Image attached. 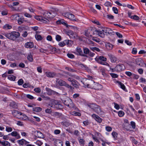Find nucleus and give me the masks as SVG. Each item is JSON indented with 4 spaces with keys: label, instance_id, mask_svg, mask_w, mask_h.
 <instances>
[{
    "label": "nucleus",
    "instance_id": "59",
    "mask_svg": "<svg viewBox=\"0 0 146 146\" xmlns=\"http://www.w3.org/2000/svg\"><path fill=\"white\" fill-rule=\"evenodd\" d=\"M112 10L114 13L115 14H117L118 13V10L115 7H112Z\"/></svg>",
    "mask_w": 146,
    "mask_h": 146
},
{
    "label": "nucleus",
    "instance_id": "17",
    "mask_svg": "<svg viewBox=\"0 0 146 146\" xmlns=\"http://www.w3.org/2000/svg\"><path fill=\"white\" fill-rule=\"evenodd\" d=\"M103 30L104 28L101 31L96 30V31L98 33L99 36L101 37L104 38L105 36V35H106V34L104 33V31Z\"/></svg>",
    "mask_w": 146,
    "mask_h": 146
},
{
    "label": "nucleus",
    "instance_id": "13",
    "mask_svg": "<svg viewBox=\"0 0 146 146\" xmlns=\"http://www.w3.org/2000/svg\"><path fill=\"white\" fill-rule=\"evenodd\" d=\"M57 13L56 11L52 10L49 11V15L48 16L49 19H51L57 15Z\"/></svg>",
    "mask_w": 146,
    "mask_h": 146
},
{
    "label": "nucleus",
    "instance_id": "23",
    "mask_svg": "<svg viewBox=\"0 0 146 146\" xmlns=\"http://www.w3.org/2000/svg\"><path fill=\"white\" fill-rule=\"evenodd\" d=\"M49 12H48L47 11H44V12L43 13V17H45V18L46 19V22H47V21L48 20V19H49L48 17V16L49 15Z\"/></svg>",
    "mask_w": 146,
    "mask_h": 146
},
{
    "label": "nucleus",
    "instance_id": "41",
    "mask_svg": "<svg viewBox=\"0 0 146 146\" xmlns=\"http://www.w3.org/2000/svg\"><path fill=\"white\" fill-rule=\"evenodd\" d=\"M71 114L72 115L78 116H80L81 115L80 113L76 111L72 112Z\"/></svg>",
    "mask_w": 146,
    "mask_h": 146
},
{
    "label": "nucleus",
    "instance_id": "26",
    "mask_svg": "<svg viewBox=\"0 0 146 146\" xmlns=\"http://www.w3.org/2000/svg\"><path fill=\"white\" fill-rule=\"evenodd\" d=\"M106 47L109 50H111L113 47V45L112 44L110 43H107L106 44Z\"/></svg>",
    "mask_w": 146,
    "mask_h": 146
},
{
    "label": "nucleus",
    "instance_id": "31",
    "mask_svg": "<svg viewBox=\"0 0 146 146\" xmlns=\"http://www.w3.org/2000/svg\"><path fill=\"white\" fill-rule=\"evenodd\" d=\"M91 31L90 30H86L85 31V35L87 37H89L91 36V34L90 32Z\"/></svg>",
    "mask_w": 146,
    "mask_h": 146
},
{
    "label": "nucleus",
    "instance_id": "57",
    "mask_svg": "<svg viewBox=\"0 0 146 146\" xmlns=\"http://www.w3.org/2000/svg\"><path fill=\"white\" fill-rule=\"evenodd\" d=\"M105 129L108 132H110L112 130L111 127L109 126H106L105 127Z\"/></svg>",
    "mask_w": 146,
    "mask_h": 146
},
{
    "label": "nucleus",
    "instance_id": "11",
    "mask_svg": "<svg viewBox=\"0 0 146 146\" xmlns=\"http://www.w3.org/2000/svg\"><path fill=\"white\" fill-rule=\"evenodd\" d=\"M35 18L38 20L41 21L43 22H46V19L42 16H35Z\"/></svg>",
    "mask_w": 146,
    "mask_h": 146
},
{
    "label": "nucleus",
    "instance_id": "38",
    "mask_svg": "<svg viewBox=\"0 0 146 146\" xmlns=\"http://www.w3.org/2000/svg\"><path fill=\"white\" fill-rule=\"evenodd\" d=\"M68 19L72 21L76 20V18L75 17L74 15L72 14V13L70 15V16L69 17Z\"/></svg>",
    "mask_w": 146,
    "mask_h": 146
},
{
    "label": "nucleus",
    "instance_id": "61",
    "mask_svg": "<svg viewBox=\"0 0 146 146\" xmlns=\"http://www.w3.org/2000/svg\"><path fill=\"white\" fill-rule=\"evenodd\" d=\"M90 50L88 48H85L84 49V52L85 54H88Z\"/></svg>",
    "mask_w": 146,
    "mask_h": 146
},
{
    "label": "nucleus",
    "instance_id": "55",
    "mask_svg": "<svg viewBox=\"0 0 146 146\" xmlns=\"http://www.w3.org/2000/svg\"><path fill=\"white\" fill-rule=\"evenodd\" d=\"M24 16L28 18H31L32 17V15L30 14L27 13L25 12L24 14Z\"/></svg>",
    "mask_w": 146,
    "mask_h": 146
},
{
    "label": "nucleus",
    "instance_id": "27",
    "mask_svg": "<svg viewBox=\"0 0 146 146\" xmlns=\"http://www.w3.org/2000/svg\"><path fill=\"white\" fill-rule=\"evenodd\" d=\"M117 82L119 86H120V87L121 89H122L123 90H126L125 87L123 84L121 82H119V81H117Z\"/></svg>",
    "mask_w": 146,
    "mask_h": 146
},
{
    "label": "nucleus",
    "instance_id": "39",
    "mask_svg": "<svg viewBox=\"0 0 146 146\" xmlns=\"http://www.w3.org/2000/svg\"><path fill=\"white\" fill-rule=\"evenodd\" d=\"M19 15L18 14H16L13 15L11 16V18L13 20H17V18L19 17Z\"/></svg>",
    "mask_w": 146,
    "mask_h": 146
},
{
    "label": "nucleus",
    "instance_id": "7",
    "mask_svg": "<svg viewBox=\"0 0 146 146\" xmlns=\"http://www.w3.org/2000/svg\"><path fill=\"white\" fill-rule=\"evenodd\" d=\"M56 81L57 86L66 87L67 84L65 81L59 79H57Z\"/></svg>",
    "mask_w": 146,
    "mask_h": 146
},
{
    "label": "nucleus",
    "instance_id": "28",
    "mask_svg": "<svg viewBox=\"0 0 146 146\" xmlns=\"http://www.w3.org/2000/svg\"><path fill=\"white\" fill-rule=\"evenodd\" d=\"M49 106L52 108L54 109H57L59 107V105L58 104H49Z\"/></svg>",
    "mask_w": 146,
    "mask_h": 146
},
{
    "label": "nucleus",
    "instance_id": "34",
    "mask_svg": "<svg viewBox=\"0 0 146 146\" xmlns=\"http://www.w3.org/2000/svg\"><path fill=\"white\" fill-rule=\"evenodd\" d=\"M93 110L97 113H99L100 111V108L97 105V107H95Z\"/></svg>",
    "mask_w": 146,
    "mask_h": 146
},
{
    "label": "nucleus",
    "instance_id": "40",
    "mask_svg": "<svg viewBox=\"0 0 146 146\" xmlns=\"http://www.w3.org/2000/svg\"><path fill=\"white\" fill-rule=\"evenodd\" d=\"M90 49L92 51L94 52L95 51H98V52H100V49L96 47H91L90 48Z\"/></svg>",
    "mask_w": 146,
    "mask_h": 146
},
{
    "label": "nucleus",
    "instance_id": "25",
    "mask_svg": "<svg viewBox=\"0 0 146 146\" xmlns=\"http://www.w3.org/2000/svg\"><path fill=\"white\" fill-rule=\"evenodd\" d=\"M27 58L28 60L31 62H32L33 61V56L31 53L28 54Z\"/></svg>",
    "mask_w": 146,
    "mask_h": 146
},
{
    "label": "nucleus",
    "instance_id": "48",
    "mask_svg": "<svg viewBox=\"0 0 146 146\" xmlns=\"http://www.w3.org/2000/svg\"><path fill=\"white\" fill-rule=\"evenodd\" d=\"M104 5L105 6L107 7H111L112 5V4L109 1H106L104 3Z\"/></svg>",
    "mask_w": 146,
    "mask_h": 146
},
{
    "label": "nucleus",
    "instance_id": "60",
    "mask_svg": "<svg viewBox=\"0 0 146 146\" xmlns=\"http://www.w3.org/2000/svg\"><path fill=\"white\" fill-rule=\"evenodd\" d=\"M131 125L133 129H135V123L133 121H131Z\"/></svg>",
    "mask_w": 146,
    "mask_h": 146
},
{
    "label": "nucleus",
    "instance_id": "21",
    "mask_svg": "<svg viewBox=\"0 0 146 146\" xmlns=\"http://www.w3.org/2000/svg\"><path fill=\"white\" fill-rule=\"evenodd\" d=\"M9 135H11L15 137L17 139H19L21 138L20 135L16 131H13L11 133L9 134Z\"/></svg>",
    "mask_w": 146,
    "mask_h": 146
},
{
    "label": "nucleus",
    "instance_id": "24",
    "mask_svg": "<svg viewBox=\"0 0 146 146\" xmlns=\"http://www.w3.org/2000/svg\"><path fill=\"white\" fill-rule=\"evenodd\" d=\"M86 105L93 110L95 108V107H97V105L93 104L88 103L86 104Z\"/></svg>",
    "mask_w": 146,
    "mask_h": 146
},
{
    "label": "nucleus",
    "instance_id": "3",
    "mask_svg": "<svg viewBox=\"0 0 146 146\" xmlns=\"http://www.w3.org/2000/svg\"><path fill=\"white\" fill-rule=\"evenodd\" d=\"M95 60L98 63L103 65L109 66V64L105 62H104L106 61L107 58L104 56H98L95 58Z\"/></svg>",
    "mask_w": 146,
    "mask_h": 146
},
{
    "label": "nucleus",
    "instance_id": "56",
    "mask_svg": "<svg viewBox=\"0 0 146 146\" xmlns=\"http://www.w3.org/2000/svg\"><path fill=\"white\" fill-rule=\"evenodd\" d=\"M23 80L22 79L19 80L18 81V84L19 85H22L23 83Z\"/></svg>",
    "mask_w": 146,
    "mask_h": 146
},
{
    "label": "nucleus",
    "instance_id": "49",
    "mask_svg": "<svg viewBox=\"0 0 146 146\" xmlns=\"http://www.w3.org/2000/svg\"><path fill=\"white\" fill-rule=\"evenodd\" d=\"M71 14V13H70L67 12L66 13H63L62 15L63 16H64L65 17H66L67 18H68Z\"/></svg>",
    "mask_w": 146,
    "mask_h": 146
},
{
    "label": "nucleus",
    "instance_id": "22",
    "mask_svg": "<svg viewBox=\"0 0 146 146\" xmlns=\"http://www.w3.org/2000/svg\"><path fill=\"white\" fill-rule=\"evenodd\" d=\"M19 118L23 120H27L28 119V117L22 113V114L20 115Z\"/></svg>",
    "mask_w": 146,
    "mask_h": 146
},
{
    "label": "nucleus",
    "instance_id": "2",
    "mask_svg": "<svg viewBox=\"0 0 146 146\" xmlns=\"http://www.w3.org/2000/svg\"><path fill=\"white\" fill-rule=\"evenodd\" d=\"M84 84L85 87L94 89L96 90H100L102 88V86L101 85L97 83H95L93 81H91L90 84Z\"/></svg>",
    "mask_w": 146,
    "mask_h": 146
},
{
    "label": "nucleus",
    "instance_id": "45",
    "mask_svg": "<svg viewBox=\"0 0 146 146\" xmlns=\"http://www.w3.org/2000/svg\"><path fill=\"white\" fill-rule=\"evenodd\" d=\"M76 50L77 52H78L80 55H82V52L80 48L77 47L76 49Z\"/></svg>",
    "mask_w": 146,
    "mask_h": 146
},
{
    "label": "nucleus",
    "instance_id": "58",
    "mask_svg": "<svg viewBox=\"0 0 146 146\" xmlns=\"http://www.w3.org/2000/svg\"><path fill=\"white\" fill-rule=\"evenodd\" d=\"M67 55L68 58H73L74 57V56L71 53H68Z\"/></svg>",
    "mask_w": 146,
    "mask_h": 146
},
{
    "label": "nucleus",
    "instance_id": "5",
    "mask_svg": "<svg viewBox=\"0 0 146 146\" xmlns=\"http://www.w3.org/2000/svg\"><path fill=\"white\" fill-rule=\"evenodd\" d=\"M63 103L64 105L70 108H73L74 105L71 99L68 98L65 100H63Z\"/></svg>",
    "mask_w": 146,
    "mask_h": 146
},
{
    "label": "nucleus",
    "instance_id": "44",
    "mask_svg": "<svg viewBox=\"0 0 146 146\" xmlns=\"http://www.w3.org/2000/svg\"><path fill=\"white\" fill-rule=\"evenodd\" d=\"M99 69L100 70L101 72L102 73V75L104 76H106V74L105 73V69L101 67L99 68Z\"/></svg>",
    "mask_w": 146,
    "mask_h": 146
},
{
    "label": "nucleus",
    "instance_id": "32",
    "mask_svg": "<svg viewBox=\"0 0 146 146\" xmlns=\"http://www.w3.org/2000/svg\"><path fill=\"white\" fill-rule=\"evenodd\" d=\"M141 59L140 58H138L136 59L135 62L136 64L139 66L141 64Z\"/></svg>",
    "mask_w": 146,
    "mask_h": 146
},
{
    "label": "nucleus",
    "instance_id": "47",
    "mask_svg": "<svg viewBox=\"0 0 146 146\" xmlns=\"http://www.w3.org/2000/svg\"><path fill=\"white\" fill-rule=\"evenodd\" d=\"M24 21V19L23 18H20L18 20V23L19 24H22Z\"/></svg>",
    "mask_w": 146,
    "mask_h": 146
},
{
    "label": "nucleus",
    "instance_id": "37",
    "mask_svg": "<svg viewBox=\"0 0 146 146\" xmlns=\"http://www.w3.org/2000/svg\"><path fill=\"white\" fill-rule=\"evenodd\" d=\"M35 37L36 40H40L42 39V37L40 35H35Z\"/></svg>",
    "mask_w": 146,
    "mask_h": 146
},
{
    "label": "nucleus",
    "instance_id": "15",
    "mask_svg": "<svg viewBox=\"0 0 146 146\" xmlns=\"http://www.w3.org/2000/svg\"><path fill=\"white\" fill-rule=\"evenodd\" d=\"M68 80L70 82H71L72 84L75 87H76L77 86V82L76 80H74L73 79L71 78H68Z\"/></svg>",
    "mask_w": 146,
    "mask_h": 146
},
{
    "label": "nucleus",
    "instance_id": "9",
    "mask_svg": "<svg viewBox=\"0 0 146 146\" xmlns=\"http://www.w3.org/2000/svg\"><path fill=\"white\" fill-rule=\"evenodd\" d=\"M17 142L20 145L23 146H27L28 144L30 143L29 142L26 141L24 139L17 140Z\"/></svg>",
    "mask_w": 146,
    "mask_h": 146
},
{
    "label": "nucleus",
    "instance_id": "12",
    "mask_svg": "<svg viewBox=\"0 0 146 146\" xmlns=\"http://www.w3.org/2000/svg\"><path fill=\"white\" fill-rule=\"evenodd\" d=\"M104 31L106 35H108V34H111L113 32V31L111 29L108 28H104Z\"/></svg>",
    "mask_w": 146,
    "mask_h": 146
},
{
    "label": "nucleus",
    "instance_id": "35",
    "mask_svg": "<svg viewBox=\"0 0 146 146\" xmlns=\"http://www.w3.org/2000/svg\"><path fill=\"white\" fill-rule=\"evenodd\" d=\"M1 145L3 146H10V143L7 141H3Z\"/></svg>",
    "mask_w": 146,
    "mask_h": 146
},
{
    "label": "nucleus",
    "instance_id": "16",
    "mask_svg": "<svg viewBox=\"0 0 146 146\" xmlns=\"http://www.w3.org/2000/svg\"><path fill=\"white\" fill-rule=\"evenodd\" d=\"M25 48H32L34 46V44L32 42H28L25 44Z\"/></svg>",
    "mask_w": 146,
    "mask_h": 146
},
{
    "label": "nucleus",
    "instance_id": "4",
    "mask_svg": "<svg viewBox=\"0 0 146 146\" xmlns=\"http://www.w3.org/2000/svg\"><path fill=\"white\" fill-rule=\"evenodd\" d=\"M73 43V42L70 40H65L63 41L60 42L58 43V45L61 47L65 46L67 44L68 46H71Z\"/></svg>",
    "mask_w": 146,
    "mask_h": 146
},
{
    "label": "nucleus",
    "instance_id": "50",
    "mask_svg": "<svg viewBox=\"0 0 146 146\" xmlns=\"http://www.w3.org/2000/svg\"><path fill=\"white\" fill-rule=\"evenodd\" d=\"M55 38L56 40L58 41H60L62 39L61 36L58 35H56Z\"/></svg>",
    "mask_w": 146,
    "mask_h": 146
},
{
    "label": "nucleus",
    "instance_id": "14",
    "mask_svg": "<svg viewBox=\"0 0 146 146\" xmlns=\"http://www.w3.org/2000/svg\"><path fill=\"white\" fill-rule=\"evenodd\" d=\"M12 114L13 116L19 117H20V115L22 114V113L17 110H13L12 111Z\"/></svg>",
    "mask_w": 146,
    "mask_h": 146
},
{
    "label": "nucleus",
    "instance_id": "1",
    "mask_svg": "<svg viewBox=\"0 0 146 146\" xmlns=\"http://www.w3.org/2000/svg\"><path fill=\"white\" fill-rule=\"evenodd\" d=\"M2 34L8 38L13 40H15L18 38L20 35L19 33L16 31H13L8 33H2Z\"/></svg>",
    "mask_w": 146,
    "mask_h": 146
},
{
    "label": "nucleus",
    "instance_id": "36",
    "mask_svg": "<svg viewBox=\"0 0 146 146\" xmlns=\"http://www.w3.org/2000/svg\"><path fill=\"white\" fill-rule=\"evenodd\" d=\"M8 78L11 80L14 81L15 79V77L12 75H10L8 76Z\"/></svg>",
    "mask_w": 146,
    "mask_h": 146
},
{
    "label": "nucleus",
    "instance_id": "46",
    "mask_svg": "<svg viewBox=\"0 0 146 146\" xmlns=\"http://www.w3.org/2000/svg\"><path fill=\"white\" fill-rule=\"evenodd\" d=\"M111 134L114 139H116L117 137V133L115 131H113L112 132Z\"/></svg>",
    "mask_w": 146,
    "mask_h": 146
},
{
    "label": "nucleus",
    "instance_id": "43",
    "mask_svg": "<svg viewBox=\"0 0 146 146\" xmlns=\"http://www.w3.org/2000/svg\"><path fill=\"white\" fill-rule=\"evenodd\" d=\"M56 23L58 24H62L65 25H67V24L63 20H58L56 21Z\"/></svg>",
    "mask_w": 146,
    "mask_h": 146
},
{
    "label": "nucleus",
    "instance_id": "64",
    "mask_svg": "<svg viewBox=\"0 0 146 146\" xmlns=\"http://www.w3.org/2000/svg\"><path fill=\"white\" fill-rule=\"evenodd\" d=\"M46 90L48 91V95H50L51 94L52 91V90L48 88H46Z\"/></svg>",
    "mask_w": 146,
    "mask_h": 146
},
{
    "label": "nucleus",
    "instance_id": "51",
    "mask_svg": "<svg viewBox=\"0 0 146 146\" xmlns=\"http://www.w3.org/2000/svg\"><path fill=\"white\" fill-rule=\"evenodd\" d=\"M5 130L6 131L9 132H11L12 130V129L11 127H9V126H7L6 127Z\"/></svg>",
    "mask_w": 146,
    "mask_h": 146
},
{
    "label": "nucleus",
    "instance_id": "63",
    "mask_svg": "<svg viewBox=\"0 0 146 146\" xmlns=\"http://www.w3.org/2000/svg\"><path fill=\"white\" fill-rule=\"evenodd\" d=\"M39 50L41 52L43 53H46L47 52V50L46 49H44L43 48H40Z\"/></svg>",
    "mask_w": 146,
    "mask_h": 146
},
{
    "label": "nucleus",
    "instance_id": "42",
    "mask_svg": "<svg viewBox=\"0 0 146 146\" xmlns=\"http://www.w3.org/2000/svg\"><path fill=\"white\" fill-rule=\"evenodd\" d=\"M130 17L131 19L135 20H138L139 19V17L136 15L131 16Z\"/></svg>",
    "mask_w": 146,
    "mask_h": 146
},
{
    "label": "nucleus",
    "instance_id": "8",
    "mask_svg": "<svg viewBox=\"0 0 146 146\" xmlns=\"http://www.w3.org/2000/svg\"><path fill=\"white\" fill-rule=\"evenodd\" d=\"M124 68V66L122 64L117 65L114 68V70L117 72H119L123 70Z\"/></svg>",
    "mask_w": 146,
    "mask_h": 146
},
{
    "label": "nucleus",
    "instance_id": "20",
    "mask_svg": "<svg viewBox=\"0 0 146 146\" xmlns=\"http://www.w3.org/2000/svg\"><path fill=\"white\" fill-rule=\"evenodd\" d=\"M45 75L48 77L53 78L56 75V74L53 72H45Z\"/></svg>",
    "mask_w": 146,
    "mask_h": 146
},
{
    "label": "nucleus",
    "instance_id": "6",
    "mask_svg": "<svg viewBox=\"0 0 146 146\" xmlns=\"http://www.w3.org/2000/svg\"><path fill=\"white\" fill-rule=\"evenodd\" d=\"M108 55L111 62L117 63L119 62V60L114 55L110 53Z\"/></svg>",
    "mask_w": 146,
    "mask_h": 146
},
{
    "label": "nucleus",
    "instance_id": "33",
    "mask_svg": "<svg viewBox=\"0 0 146 146\" xmlns=\"http://www.w3.org/2000/svg\"><path fill=\"white\" fill-rule=\"evenodd\" d=\"M42 110V108L39 107L34 108L33 109V111L35 112H39L41 111Z\"/></svg>",
    "mask_w": 146,
    "mask_h": 146
},
{
    "label": "nucleus",
    "instance_id": "29",
    "mask_svg": "<svg viewBox=\"0 0 146 146\" xmlns=\"http://www.w3.org/2000/svg\"><path fill=\"white\" fill-rule=\"evenodd\" d=\"M35 133L36 136L38 138H42L43 137V134L40 131H37Z\"/></svg>",
    "mask_w": 146,
    "mask_h": 146
},
{
    "label": "nucleus",
    "instance_id": "62",
    "mask_svg": "<svg viewBox=\"0 0 146 146\" xmlns=\"http://www.w3.org/2000/svg\"><path fill=\"white\" fill-rule=\"evenodd\" d=\"M79 65L80 66V67L83 68L84 70H86V69L87 68V67L86 65H84L83 64H82L81 63H80L79 64Z\"/></svg>",
    "mask_w": 146,
    "mask_h": 146
},
{
    "label": "nucleus",
    "instance_id": "54",
    "mask_svg": "<svg viewBox=\"0 0 146 146\" xmlns=\"http://www.w3.org/2000/svg\"><path fill=\"white\" fill-rule=\"evenodd\" d=\"M124 114V112L121 111H119L118 112V115L120 117L123 116Z\"/></svg>",
    "mask_w": 146,
    "mask_h": 146
},
{
    "label": "nucleus",
    "instance_id": "52",
    "mask_svg": "<svg viewBox=\"0 0 146 146\" xmlns=\"http://www.w3.org/2000/svg\"><path fill=\"white\" fill-rule=\"evenodd\" d=\"M10 106L13 108H16L17 105L16 103L13 102H11L10 104Z\"/></svg>",
    "mask_w": 146,
    "mask_h": 146
},
{
    "label": "nucleus",
    "instance_id": "18",
    "mask_svg": "<svg viewBox=\"0 0 146 146\" xmlns=\"http://www.w3.org/2000/svg\"><path fill=\"white\" fill-rule=\"evenodd\" d=\"M70 37L72 38H79L80 40H82L78 36L77 34L75 33H74L73 32L71 31L70 32Z\"/></svg>",
    "mask_w": 146,
    "mask_h": 146
},
{
    "label": "nucleus",
    "instance_id": "30",
    "mask_svg": "<svg viewBox=\"0 0 146 146\" xmlns=\"http://www.w3.org/2000/svg\"><path fill=\"white\" fill-rule=\"evenodd\" d=\"M12 28V27L9 25V24H6L4 25L3 27V28L5 30H7L8 29H10Z\"/></svg>",
    "mask_w": 146,
    "mask_h": 146
},
{
    "label": "nucleus",
    "instance_id": "19",
    "mask_svg": "<svg viewBox=\"0 0 146 146\" xmlns=\"http://www.w3.org/2000/svg\"><path fill=\"white\" fill-rule=\"evenodd\" d=\"M54 144L55 146H62V142L60 140L54 139Z\"/></svg>",
    "mask_w": 146,
    "mask_h": 146
},
{
    "label": "nucleus",
    "instance_id": "53",
    "mask_svg": "<svg viewBox=\"0 0 146 146\" xmlns=\"http://www.w3.org/2000/svg\"><path fill=\"white\" fill-rule=\"evenodd\" d=\"M35 143L38 146H41L43 144L42 142L39 140L35 142Z\"/></svg>",
    "mask_w": 146,
    "mask_h": 146
},
{
    "label": "nucleus",
    "instance_id": "10",
    "mask_svg": "<svg viewBox=\"0 0 146 146\" xmlns=\"http://www.w3.org/2000/svg\"><path fill=\"white\" fill-rule=\"evenodd\" d=\"M92 116L98 122L101 123L102 121V118L96 114H93L92 115Z\"/></svg>",
    "mask_w": 146,
    "mask_h": 146
}]
</instances>
